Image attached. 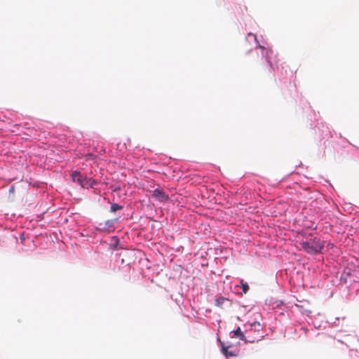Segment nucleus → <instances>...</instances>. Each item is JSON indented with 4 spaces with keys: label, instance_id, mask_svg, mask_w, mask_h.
I'll return each instance as SVG.
<instances>
[{
    "label": "nucleus",
    "instance_id": "1",
    "mask_svg": "<svg viewBox=\"0 0 359 359\" xmlns=\"http://www.w3.org/2000/svg\"><path fill=\"white\" fill-rule=\"evenodd\" d=\"M72 180L76 182L79 185L83 188L93 187L96 183L95 181L91 178H88L86 176L83 175L79 171H74L72 175Z\"/></svg>",
    "mask_w": 359,
    "mask_h": 359
},
{
    "label": "nucleus",
    "instance_id": "2",
    "mask_svg": "<svg viewBox=\"0 0 359 359\" xmlns=\"http://www.w3.org/2000/svg\"><path fill=\"white\" fill-rule=\"evenodd\" d=\"M233 337H238L241 340L243 341L244 342H250V343H254L255 341H258L262 339V336H259V339H247V337L241 332V328L238 327L235 331H233Z\"/></svg>",
    "mask_w": 359,
    "mask_h": 359
},
{
    "label": "nucleus",
    "instance_id": "3",
    "mask_svg": "<svg viewBox=\"0 0 359 359\" xmlns=\"http://www.w3.org/2000/svg\"><path fill=\"white\" fill-rule=\"evenodd\" d=\"M152 196L160 202H165L169 199L168 195L161 189H156L153 191Z\"/></svg>",
    "mask_w": 359,
    "mask_h": 359
},
{
    "label": "nucleus",
    "instance_id": "4",
    "mask_svg": "<svg viewBox=\"0 0 359 359\" xmlns=\"http://www.w3.org/2000/svg\"><path fill=\"white\" fill-rule=\"evenodd\" d=\"M311 243V250L314 252H320L323 248V243L320 241V240H313Z\"/></svg>",
    "mask_w": 359,
    "mask_h": 359
},
{
    "label": "nucleus",
    "instance_id": "5",
    "mask_svg": "<svg viewBox=\"0 0 359 359\" xmlns=\"http://www.w3.org/2000/svg\"><path fill=\"white\" fill-rule=\"evenodd\" d=\"M262 330V325L259 322L255 321L254 323L250 324V328L249 330L246 331V333H250L252 332L259 333Z\"/></svg>",
    "mask_w": 359,
    "mask_h": 359
},
{
    "label": "nucleus",
    "instance_id": "6",
    "mask_svg": "<svg viewBox=\"0 0 359 359\" xmlns=\"http://www.w3.org/2000/svg\"><path fill=\"white\" fill-rule=\"evenodd\" d=\"M257 48L261 50V54L263 57H265L266 61L269 63V66L271 67L272 65L269 58V53L271 52V50H266V48L262 46H257Z\"/></svg>",
    "mask_w": 359,
    "mask_h": 359
},
{
    "label": "nucleus",
    "instance_id": "7",
    "mask_svg": "<svg viewBox=\"0 0 359 359\" xmlns=\"http://www.w3.org/2000/svg\"><path fill=\"white\" fill-rule=\"evenodd\" d=\"M229 302V299L227 298H225L224 297H219L215 299V306L219 308H222V305L224 304V302Z\"/></svg>",
    "mask_w": 359,
    "mask_h": 359
},
{
    "label": "nucleus",
    "instance_id": "8",
    "mask_svg": "<svg viewBox=\"0 0 359 359\" xmlns=\"http://www.w3.org/2000/svg\"><path fill=\"white\" fill-rule=\"evenodd\" d=\"M222 353L226 356H233V355H234V353H233L231 351H228V347L227 346H224L223 345H222Z\"/></svg>",
    "mask_w": 359,
    "mask_h": 359
},
{
    "label": "nucleus",
    "instance_id": "9",
    "mask_svg": "<svg viewBox=\"0 0 359 359\" xmlns=\"http://www.w3.org/2000/svg\"><path fill=\"white\" fill-rule=\"evenodd\" d=\"M123 207L117 203H113L111 205L110 210L111 212H116L118 210H121Z\"/></svg>",
    "mask_w": 359,
    "mask_h": 359
},
{
    "label": "nucleus",
    "instance_id": "10",
    "mask_svg": "<svg viewBox=\"0 0 359 359\" xmlns=\"http://www.w3.org/2000/svg\"><path fill=\"white\" fill-rule=\"evenodd\" d=\"M311 243L310 242H305L302 243L303 248L308 252H312L311 250Z\"/></svg>",
    "mask_w": 359,
    "mask_h": 359
},
{
    "label": "nucleus",
    "instance_id": "11",
    "mask_svg": "<svg viewBox=\"0 0 359 359\" xmlns=\"http://www.w3.org/2000/svg\"><path fill=\"white\" fill-rule=\"evenodd\" d=\"M242 290L244 293H246L249 290V286L247 283H242Z\"/></svg>",
    "mask_w": 359,
    "mask_h": 359
},
{
    "label": "nucleus",
    "instance_id": "12",
    "mask_svg": "<svg viewBox=\"0 0 359 359\" xmlns=\"http://www.w3.org/2000/svg\"><path fill=\"white\" fill-rule=\"evenodd\" d=\"M248 36H252V37H253V38L255 39V40H256V39H257V36H256V35H255V34H253L250 33V34H248Z\"/></svg>",
    "mask_w": 359,
    "mask_h": 359
}]
</instances>
